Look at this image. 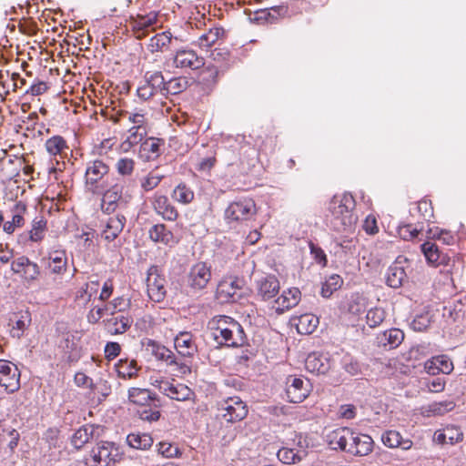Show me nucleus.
<instances>
[{
	"label": "nucleus",
	"instance_id": "e433bc0d",
	"mask_svg": "<svg viewBox=\"0 0 466 466\" xmlns=\"http://www.w3.org/2000/svg\"><path fill=\"white\" fill-rule=\"evenodd\" d=\"M153 206L156 212L166 220L173 221L177 218V211L170 203L167 197L156 194L153 199Z\"/></svg>",
	"mask_w": 466,
	"mask_h": 466
},
{
	"label": "nucleus",
	"instance_id": "8fccbe9b",
	"mask_svg": "<svg viewBox=\"0 0 466 466\" xmlns=\"http://www.w3.org/2000/svg\"><path fill=\"white\" fill-rule=\"evenodd\" d=\"M455 407L452 400H443L439 402H432L425 408V413L428 416H441L444 413L451 411Z\"/></svg>",
	"mask_w": 466,
	"mask_h": 466
},
{
	"label": "nucleus",
	"instance_id": "a19ab883",
	"mask_svg": "<svg viewBox=\"0 0 466 466\" xmlns=\"http://www.w3.org/2000/svg\"><path fill=\"white\" fill-rule=\"evenodd\" d=\"M153 442V438L148 433L132 432L127 436V443L137 450H148Z\"/></svg>",
	"mask_w": 466,
	"mask_h": 466
},
{
	"label": "nucleus",
	"instance_id": "9d476101",
	"mask_svg": "<svg viewBox=\"0 0 466 466\" xmlns=\"http://www.w3.org/2000/svg\"><path fill=\"white\" fill-rule=\"evenodd\" d=\"M255 213V202L251 198H240L228 205L225 218L228 222L244 221L251 218Z\"/></svg>",
	"mask_w": 466,
	"mask_h": 466
},
{
	"label": "nucleus",
	"instance_id": "0e129e2a",
	"mask_svg": "<svg viewBox=\"0 0 466 466\" xmlns=\"http://www.w3.org/2000/svg\"><path fill=\"white\" fill-rule=\"evenodd\" d=\"M160 407H155V406H147L144 408H140L137 410L138 417L148 422L157 421L160 418Z\"/></svg>",
	"mask_w": 466,
	"mask_h": 466
},
{
	"label": "nucleus",
	"instance_id": "6e6552de",
	"mask_svg": "<svg viewBox=\"0 0 466 466\" xmlns=\"http://www.w3.org/2000/svg\"><path fill=\"white\" fill-rule=\"evenodd\" d=\"M144 78V83L137 89L139 98L147 100L157 94L165 96V78L160 71L147 72Z\"/></svg>",
	"mask_w": 466,
	"mask_h": 466
},
{
	"label": "nucleus",
	"instance_id": "cd10ccee",
	"mask_svg": "<svg viewBox=\"0 0 466 466\" xmlns=\"http://www.w3.org/2000/svg\"><path fill=\"white\" fill-rule=\"evenodd\" d=\"M48 260L46 268H49L50 273L55 275H64L67 269V256L64 249L51 250L48 252L47 258H43L42 260Z\"/></svg>",
	"mask_w": 466,
	"mask_h": 466
},
{
	"label": "nucleus",
	"instance_id": "09e8293b",
	"mask_svg": "<svg viewBox=\"0 0 466 466\" xmlns=\"http://www.w3.org/2000/svg\"><path fill=\"white\" fill-rule=\"evenodd\" d=\"M342 284V278L338 274H332L322 283L320 295L325 299H329L334 291L341 288Z\"/></svg>",
	"mask_w": 466,
	"mask_h": 466
},
{
	"label": "nucleus",
	"instance_id": "f8f14e48",
	"mask_svg": "<svg viewBox=\"0 0 466 466\" xmlns=\"http://www.w3.org/2000/svg\"><path fill=\"white\" fill-rule=\"evenodd\" d=\"M217 299L221 303H235L242 298V280L226 279L218 285Z\"/></svg>",
	"mask_w": 466,
	"mask_h": 466
},
{
	"label": "nucleus",
	"instance_id": "4be33fe9",
	"mask_svg": "<svg viewBox=\"0 0 466 466\" xmlns=\"http://www.w3.org/2000/svg\"><path fill=\"white\" fill-rule=\"evenodd\" d=\"M128 400L140 408L147 406L161 407L162 401L157 394L148 389L130 388L128 390Z\"/></svg>",
	"mask_w": 466,
	"mask_h": 466
},
{
	"label": "nucleus",
	"instance_id": "72a5a7b5",
	"mask_svg": "<svg viewBox=\"0 0 466 466\" xmlns=\"http://www.w3.org/2000/svg\"><path fill=\"white\" fill-rule=\"evenodd\" d=\"M148 133V127H130L127 132L120 147L123 152L130 151L135 146L140 145L146 138Z\"/></svg>",
	"mask_w": 466,
	"mask_h": 466
},
{
	"label": "nucleus",
	"instance_id": "a211bd4d",
	"mask_svg": "<svg viewBox=\"0 0 466 466\" xmlns=\"http://www.w3.org/2000/svg\"><path fill=\"white\" fill-rule=\"evenodd\" d=\"M117 450L114 443L105 441L93 448L91 451L90 466H108L110 462L116 461Z\"/></svg>",
	"mask_w": 466,
	"mask_h": 466
},
{
	"label": "nucleus",
	"instance_id": "c9c22d12",
	"mask_svg": "<svg viewBox=\"0 0 466 466\" xmlns=\"http://www.w3.org/2000/svg\"><path fill=\"white\" fill-rule=\"evenodd\" d=\"M126 222V217L121 214L109 218L104 230L102 231V238L108 242L113 241L123 231Z\"/></svg>",
	"mask_w": 466,
	"mask_h": 466
},
{
	"label": "nucleus",
	"instance_id": "f704fd0d",
	"mask_svg": "<svg viewBox=\"0 0 466 466\" xmlns=\"http://www.w3.org/2000/svg\"><path fill=\"white\" fill-rule=\"evenodd\" d=\"M12 219L4 223L3 229L7 234H12L17 228L25 224V215L27 212V207L25 203L19 201L14 205L11 209Z\"/></svg>",
	"mask_w": 466,
	"mask_h": 466
},
{
	"label": "nucleus",
	"instance_id": "5fc2aeb1",
	"mask_svg": "<svg viewBox=\"0 0 466 466\" xmlns=\"http://www.w3.org/2000/svg\"><path fill=\"white\" fill-rule=\"evenodd\" d=\"M421 251L424 254L428 263L438 267V262H440V256L442 251H441L438 246L435 243L427 241L421 245Z\"/></svg>",
	"mask_w": 466,
	"mask_h": 466
},
{
	"label": "nucleus",
	"instance_id": "f03ea898",
	"mask_svg": "<svg viewBox=\"0 0 466 466\" xmlns=\"http://www.w3.org/2000/svg\"><path fill=\"white\" fill-rule=\"evenodd\" d=\"M214 340L220 346L238 348L247 343V336L241 324L226 315L215 317L210 322Z\"/></svg>",
	"mask_w": 466,
	"mask_h": 466
},
{
	"label": "nucleus",
	"instance_id": "6ab92c4d",
	"mask_svg": "<svg viewBox=\"0 0 466 466\" xmlns=\"http://www.w3.org/2000/svg\"><path fill=\"white\" fill-rule=\"evenodd\" d=\"M165 141L155 137H147L138 149V158L143 162L157 160L164 152Z\"/></svg>",
	"mask_w": 466,
	"mask_h": 466
},
{
	"label": "nucleus",
	"instance_id": "ddd939ff",
	"mask_svg": "<svg viewBox=\"0 0 466 466\" xmlns=\"http://www.w3.org/2000/svg\"><path fill=\"white\" fill-rule=\"evenodd\" d=\"M153 354L158 360L165 361L168 366H175L180 375L191 373L190 364L187 360H181L170 350L165 346L153 343Z\"/></svg>",
	"mask_w": 466,
	"mask_h": 466
},
{
	"label": "nucleus",
	"instance_id": "ea45409f",
	"mask_svg": "<svg viewBox=\"0 0 466 466\" xmlns=\"http://www.w3.org/2000/svg\"><path fill=\"white\" fill-rule=\"evenodd\" d=\"M380 343L389 350L396 349L404 339V333L400 329L385 330L379 338Z\"/></svg>",
	"mask_w": 466,
	"mask_h": 466
},
{
	"label": "nucleus",
	"instance_id": "2f4dec72",
	"mask_svg": "<svg viewBox=\"0 0 466 466\" xmlns=\"http://www.w3.org/2000/svg\"><path fill=\"white\" fill-rule=\"evenodd\" d=\"M306 441H299V449L283 447L277 452L278 459L285 464H295L302 461L308 454Z\"/></svg>",
	"mask_w": 466,
	"mask_h": 466
},
{
	"label": "nucleus",
	"instance_id": "20e7f679",
	"mask_svg": "<svg viewBox=\"0 0 466 466\" xmlns=\"http://www.w3.org/2000/svg\"><path fill=\"white\" fill-rule=\"evenodd\" d=\"M11 270L29 286L35 284L42 273L40 266L25 255L18 256L11 262Z\"/></svg>",
	"mask_w": 466,
	"mask_h": 466
},
{
	"label": "nucleus",
	"instance_id": "603ef678",
	"mask_svg": "<svg viewBox=\"0 0 466 466\" xmlns=\"http://www.w3.org/2000/svg\"><path fill=\"white\" fill-rule=\"evenodd\" d=\"M172 198L175 201L186 205L194 199V192L186 184H179L174 188Z\"/></svg>",
	"mask_w": 466,
	"mask_h": 466
},
{
	"label": "nucleus",
	"instance_id": "a18cd8bd",
	"mask_svg": "<svg viewBox=\"0 0 466 466\" xmlns=\"http://www.w3.org/2000/svg\"><path fill=\"white\" fill-rule=\"evenodd\" d=\"M115 369L117 375L123 379H132L137 375L138 371L137 361L134 360H128L127 359L119 360L115 364Z\"/></svg>",
	"mask_w": 466,
	"mask_h": 466
},
{
	"label": "nucleus",
	"instance_id": "bb28decb",
	"mask_svg": "<svg viewBox=\"0 0 466 466\" xmlns=\"http://www.w3.org/2000/svg\"><path fill=\"white\" fill-rule=\"evenodd\" d=\"M381 442L390 449H400L401 451H410L413 446V441L409 438H404L401 433L395 430H388L381 434Z\"/></svg>",
	"mask_w": 466,
	"mask_h": 466
},
{
	"label": "nucleus",
	"instance_id": "bf43d9fd",
	"mask_svg": "<svg viewBox=\"0 0 466 466\" xmlns=\"http://www.w3.org/2000/svg\"><path fill=\"white\" fill-rule=\"evenodd\" d=\"M429 238L441 240L443 244L451 246L456 242L455 236L449 230L441 229L439 228H429Z\"/></svg>",
	"mask_w": 466,
	"mask_h": 466
},
{
	"label": "nucleus",
	"instance_id": "3c124183",
	"mask_svg": "<svg viewBox=\"0 0 466 466\" xmlns=\"http://www.w3.org/2000/svg\"><path fill=\"white\" fill-rule=\"evenodd\" d=\"M385 318L386 312L380 307H373L367 309L365 317L367 325L371 329L379 327L384 321Z\"/></svg>",
	"mask_w": 466,
	"mask_h": 466
},
{
	"label": "nucleus",
	"instance_id": "dca6fc26",
	"mask_svg": "<svg viewBox=\"0 0 466 466\" xmlns=\"http://www.w3.org/2000/svg\"><path fill=\"white\" fill-rule=\"evenodd\" d=\"M109 167L100 159L89 161L85 172L86 185L93 193L98 192L97 183L108 173Z\"/></svg>",
	"mask_w": 466,
	"mask_h": 466
},
{
	"label": "nucleus",
	"instance_id": "aec40b11",
	"mask_svg": "<svg viewBox=\"0 0 466 466\" xmlns=\"http://www.w3.org/2000/svg\"><path fill=\"white\" fill-rule=\"evenodd\" d=\"M157 388L161 393L177 401H186L194 396L193 390L182 383L160 380L158 381Z\"/></svg>",
	"mask_w": 466,
	"mask_h": 466
},
{
	"label": "nucleus",
	"instance_id": "774afa93",
	"mask_svg": "<svg viewBox=\"0 0 466 466\" xmlns=\"http://www.w3.org/2000/svg\"><path fill=\"white\" fill-rule=\"evenodd\" d=\"M341 364L343 369L350 375H357L360 371L359 362L350 355L342 358Z\"/></svg>",
	"mask_w": 466,
	"mask_h": 466
},
{
	"label": "nucleus",
	"instance_id": "423d86ee",
	"mask_svg": "<svg viewBox=\"0 0 466 466\" xmlns=\"http://www.w3.org/2000/svg\"><path fill=\"white\" fill-rule=\"evenodd\" d=\"M204 65V57L187 46L177 48L173 56V66L182 71H195Z\"/></svg>",
	"mask_w": 466,
	"mask_h": 466
},
{
	"label": "nucleus",
	"instance_id": "864d4df0",
	"mask_svg": "<svg viewBox=\"0 0 466 466\" xmlns=\"http://www.w3.org/2000/svg\"><path fill=\"white\" fill-rule=\"evenodd\" d=\"M432 321V314L429 310L418 313L410 322V328L415 331L426 330Z\"/></svg>",
	"mask_w": 466,
	"mask_h": 466
},
{
	"label": "nucleus",
	"instance_id": "f3484780",
	"mask_svg": "<svg viewBox=\"0 0 466 466\" xmlns=\"http://www.w3.org/2000/svg\"><path fill=\"white\" fill-rule=\"evenodd\" d=\"M351 438L349 441L348 453L353 456H366L373 450L374 441L372 438L351 428Z\"/></svg>",
	"mask_w": 466,
	"mask_h": 466
},
{
	"label": "nucleus",
	"instance_id": "f257e3e1",
	"mask_svg": "<svg viewBox=\"0 0 466 466\" xmlns=\"http://www.w3.org/2000/svg\"><path fill=\"white\" fill-rule=\"evenodd\" d=\"M356 202L350 193L334 196L326 215L327 226L337 232L350 231L358 217L354 214Z\"/></svg>",
	"mask_w": 466,
	"mask_h": 466
},
{
	"label": "nucleus",
	"instance_id": "5701e85b",
	"mask_svg": "<svg viewBox=\"0 0 466 466\" xmlns=\"http://www.w3.org/2000/svg\"><path fill=\"white\" fill-rule=\"evenodd\" d=\"M47 230V221L44 216H36L31 222V228L19 235L18 242L26 244L27 242H40L44 239Z\"/></svg>",
	"mask_w": 466,
	"mask_h": 466
},
{
	"label": "nucleus",
	"instance_id": "473e14b6",
	"mask_svg": "<svg viewBox=\"0 0 466 466\" xmlns=\"http://www.w3.org/2000/svg\"><path fill=\"white\" fill-rule=\"evenodd\" d=\"M424 369L430 375L449 374L453 370V363L448 356H434L425 362Z\"/></svg>",
	"mask_w": 466,
	"mask_h": 466
},
{
	"label": "nucleus",
	"instance_id": "b1692460",
	"mask_svg": "<svg viewBox=\"0 0 466 466\" xmlns=\"http://www.w3.org/2000/svg\"><path fill=\"white\" fill-rule=\"evenodd\" d=\"M351 428L339 427L328 432L325 440L331 450L341 451L348 453L349 441L351 438Z\"/></svg>",
	"mask_w": 466,
	"mask_h": 466
},
{
	"label": "nucleus",
	"instance_id": "412c9836",
	"mask_svg": "<svg viewBox=\"0 0 466 466\" xmlns=\"http://www.w3.org/2000/svg\"><path fill=\"white\" fill-rule=\"evenodd\" d=\"M174 345L177 353L191 365L189 360L198 353V346L194 335L187 331H180L174 339Z\"/></svg>",
	"mask_w": 466,
	"mask_h": 466
},
{
	"label": "nucleus",
	"instance_id": "13d9d810",
	"mask_svg": "<svg viewBox=\"0 0 466 466\" xmlns=\"http://www.w3.org/2000/svg\"><path fill=\"white\" fill-rule=\"evenodd\" d=\"M164 177L165 175L160 174L157 169L151 170L141 179V187L145 191H150L157 187Z\"/></svg>",
	"mask_w": 466,
	"mask_h": 466
},
{
	"label": "nucleus",
	"instance_id": "49530a36",
	"mask_svg": "<svg viewBox=\"0 0 466 466\" xmlns=\"http://www.w3.org/2000/svg\"><path fill=\"white\" fill-rule=\"evenodd\" d=\"M319 324V319L312 314H303L298 319L296 323L297 331L300 334H311L315 331Z\"/></svg>",
	"mask_w": 466,
	"mask_h": 466
},
{
	"label": "nucleus",
	"instance_id": "393cba45",
	"mask_svg": "<svg viewBox=\"0 0 466 466\" xmlns=\"http://www.w3.org/2000/svg\"><path fill=\"white\" fill-rule=\"evenodd\" d=\"M407 262L406 258L399 257L387 269L386 283L392 289H399L407 279L404 263Z\"/></svg>",
	"mask_w": 466,
	"mask_h": 466
},
{
	"label": "nucleus",
	"instance_id": "2eb2a0df",
	"mask_svg": "<svg viewBox=\"0 0 466 466\" xmlns=\"http://www.w3.org/2000/svg\"><path fill=\"white\" fill-rule=\"evenodd\" d=\"M129 300L123 297L114 299L109 304L104 307H94L87 315L89 323H97L105 315L114 316L116 312H123L129 307Z\"/></svg>",
	"mask_w": 466,
	"mask_h": 466
},
{
	"label": "nucleus",
	"instance_id": "0eeeda50",
	"mask_svg": "<svg viewBox=\"0 0 466 466\" xmlns=\"http://www.w3.org/2000/svg\"><path fill=\"white\" fill-rule=\"evenodd\" d=\"M123 189V186L115 184L104 192L101 199V210L105 214L110 215L116 209L123 208L127 206L130 196L124 195Z\"/></svg>",
	"mask_w": 466,
	"mask_h": 466
},
{
	"label": "nucleus",
	"instance_id": "4468645a",
	"mask_svg": "<svg viewBox=\"0 0 466 466\" xmlns=\"http://www.w3.org/2000/svg\"><path fill=\"white\" fill-rule=\"evenodd\" d=\"M0 385L9 393L20 389V371L10 361L0 360Z\"/></svg>",
	"mask_w": 466,
	"mask_h": 466
},
{
	"label": "nucleus",
	"instance_id": "7ed1b4c3",
	"mask_svg": "<svg viewBox=\"0 0 466 466\" xmlns=\"http://www.w3.org/2000/svg\"><path fill=\"white\" fill-rule=\"evenodd\" d=\"M218 410L222 419L231 423L244 420L248 413L246 402L238 396L221 400L218 402Z\"/></svg>",
	"mask_w": 466,
	"mask_h": 466
},
{
	"label": "nucleus",
	"instance_id": "39448f33",
	"mask_svg": "<svg viewBox=\"0 0 466 466\" xmlns=\"http://www.w3.org/2000/svg\"><path fill=\"white\" fill-rule=\"evenodd\" d=\"M212 277L211 266L206 262H198L191 266L186 277L187 286L194 292L205 289Z\"/></svg>",
	"mask_w": 466,
	"mask_h": 466
},
{
	"label": "nucleus",
	"instance_id": "4c0bfd02",
	"mask_svg": "<svg viewBox=\"0 0 466 466\" xmlns=\"http://www.w3.org/2000/svg\"><path fill=\"white\" fill-rule=\"evenodd\" d=\"M224 35L225 31L222 27H212L200 35L195 44L199 48L208 51Z\"/></svg>",
	"mask_w": 466,
	"mask_h": 466
},
{
	"label": "nucleus",
	"instance_id": "37998d69",
	"mask_svg": "<svg viewBox=\"0 0 466 466\" xmlns=\"http://www.w3.org/2000/svg\"><path fill=\"white\" fill-rule=\"evenodd\" d=\"M94 431L93 425H83L73 434L71 439L72 445L77 450L81 449L93 437Z\"/></svg>",
	"mask_w": 466,
	"mask_h": 466
},
{
	"label": "nucleus",
	"instance_id": "a878e982",
	"mask_svg": "<svg viewBox=\"0 0 466 466\" xmlns=\"http://www.w3.org/2000/svg\"><path fill=\"white\" fill-rule=\"evenodd\" d=\"M301 299V292L298 288H290L282 292L278 297L273 305V309L278 314H282L286 310L297 306Z\"/></svg>",
	"mask_w": 466,
	"mask_h": 466
},
{
	"label": "nucleus",
	"instance_id": "c03bdc74",
	"mask_svg": "<svg viewBox=\"0 0 466 466\" xmlns=\"http://www.w3.org/2000/svg\"><path fill=\"white\" fill-rule=\"evenodd\" d=\"M350 314L360 316L368 309V299L360 293L351 294L347 306Z\"/></svg>",
	"mask_w": 466,
	"mask_h": 466
},
{
	"label": "nucleus",
	"instance_id": "680f3d73",
	"mask_svg": "<svg viewBox=\"0 0 466 466\" xmlns=\"http://www.w3.org/2000/svg\"><path fill=\"white\" fill-rule=\"evenodd\" d=\"M418 212L421 217L422 220L430 221V219L433 217V208L431 206V202L426 199H422L416 203L414 208L410 209V213Z\"/></svg>",
	"mask_w": 466,
	"mask_h": 466
},
{
	"label": "nucleus",
	"instance_id": "052dcab7",
	"mask_svg": "<svg viewBox=\"0 0 466 466\" xmlns=\"http://www.w3.org/2000/svg\"><path fill=\"white\" fill-rule=\"evenodd\" d=\"M66 147V140L60 136H54L46 141V151L52 156L59 155Z\"/></svg>",
	"mask_w": 466,
	"mask_h": 466
},
{
	"label": "nucleus",
	"instance_id": "6e6d98bb",
	"mask_svg": "<svg viewBox=\"0 0 466 466\" xmlns=\"http://www.w3.org/2000/svg\"><path fill=\"white\" fill-rule=\"evenodd\" d=\"M91 390L101 396L98 398L99 401H101L111 394L112 385L106 378L100 377L96 382L93 381V383H91Z\"/></svg>",
	"mask_w": 466,
	"mask_h": 466
},
{
	"label": "nucleus",
	"instance_id": "69168bd1",
	"mask_svg": "<svg viewBox=\"0 0 466 466\" xmlns=\"http://www.w3.org/2000/svg\"><path fill=\"white\" fill-rule=\"evenodd\" d=\"M157 452L165 458H175L181 455L178 447L167 441H160L157 444Z\"/></svg>",
	"mask_w": 466,
	"mask_h": 466
},
{
	"label": "nucleus",
	"instance_id": "c756f323",
	"mask_svg": "<svg viewBox=\"0 0 466 466\" xmlns=\"http://www.w3.org/2000/svg\"><path fill=\"white\" fill-rule=\"evenodd\" d=\"M149 238L155 243H160L167 247H173L178 240L165 224H156L148 230Z\"/></svg>",
	"mask_w": 466,
	"mask_h": 466
},
{
	"label": "nucleus",
	"instance_id": "de8ad7c7",
	"mask_svg": "<svg viewBox=\"0 0 466 466\" xmlns=\"http://www.w3.org/2000/svg\"><path fill=\"white\" fill-rule=\"evenodd\" d=\"M123 117L127 120L131 127H148L147 114L144 109H135L132 111H126Z\"/></svg>",
	"mask_w": 466,
	"mask_h": 466
},
{
	"label": "nucleus",
	"instance_id": "e2e57ef3",
	"mask_svg": "<svg viewBox=\"0 0 466 466\" xmlns=\"http://www.w3.org/2000/svg\"><path fill=\"white\" fill-rule=\"evenodd\" d=\"M116 169L122 177L131 176L135 169V160L130 157H120L116 163Z\"/></svg>",
	"mask_w": 466,
	"mask_h": 466
},
{
	"label": "nucleus",
	"instance_id": "c85d7f7f",
	"mask_svg": "<svg viewBox=\"0 0 466 466\" xmlns=\"http://www.w3.org/2000/svg\"><path fill=\"white\" fill-rule=\"evenodd\" d=\"M305 368L309 372L319 375L326 374L331 364L327 355L312 352L305 360Z\"/></svg>",
	"mask_w": 466,
	"mask_h": 466
},
{
	"label": "nucleus",
	"instance_id": "79ce46f5",
	"mask_svg": "<svg viewBox=\"0 0 466 466\" xmlns=\"http://www.w3.org/2000/svg\"><path fill=\"white\" fill-rule=\"evenodd\" d=\"M189 86L188 78L186 76L172 77L169 80L165 79V96L178 95Z\"/></svg>",
	"mask_w": 466,
	"mask_h": 466
},
{
	"label": "nucleus",
	"instance_id": "7c9ffc66",
	"mask_svg": "<svg viewBox=\"0 0 466 466\" xmlns=\"http://www.w3.org/2000/svg\"><path fill=\"white\" fill-rule=\"evenodd\" d=\"M258 295L263 300H269L277 296L279 291V281L274 275H268L257 282Z\"/></svg>",
	"mask_w": 466,
	"mask_h": 466
},
{
	"label": "nucleus",
	"instance_id": "58836bf2",
	"mask_svg": "<svg viewBox=\"0 0 466 466\" xmlns=\"http://www.w3.org/2000/svg\"><path fill=\"white\" fill-rule=\"evenodd\" d=\"M133 319L124 315L112 317L106 320L108 331L114 335L125 333L131 327Z\"/></svg>",
	"mask_w": 466,
	"mask_h": 466
},
{
	"label": "nucleus",
	"instance_id": "4d7b16f0",
	"mask_svg": "<svg viewBox=\"0 0 466 466\" xmlns=\"http://www.w3.org/2000/svg\"><path fill=\"white\" fill-rule=\"evenodd\" d=\"M461 265V261L459 257L453 256L451 258L448 254L441 252L438 266H443L445 272L452 274L453 270L459 271Z\"/></svg>",
	"mask_w": 466,
	"mask_h": 466
},
{
	"label": "nucleus",
	"instance_id": "1a4fd4ad",
	"mask_svg": "<svg viewBox=\"0 0 466 466\" xmlns=\"http://www.w3.org/2000/svg\"><path fill=\"white\" fill-rule=\"evenodd\" d=\"M311 384L308 379L289 375L286 378V397L291 403L302 402L310 393Z\"/></svg>",
	"mask_w": 466,
	"mask_h": 466
},
{
	"label": "nucleus",
	"instance_id": "9b49d317",
	"mask_svg": "<svg viewBox=\"0 0 466 466\" xmlns=\"http://www.w3.org/2000/svg\"><path fill=\"white\" fill-rule=\"evenodd\" d=\"M166 279L158 272L156 266H152L147 271V288L149 299L154 302H161L165 299Z\"/></svg>",
	"mask_w": 466,
	"mask_h": 466
},
{
	"label": "nucleus",
	"instance_id": "338daca9",
	"mask_svg": "<svg viewBox=\"0 0 466 466\" xmlns=\"http://www.w3.org/2000/svg\"><path fill=\"white\" fill-rule=\"evenodd\" d=\"M172 42V35L170 32L166 31L161 34H157L153 38H151V47L152 50H161L164 46L171 44Z\"/></svg>",
	"mask_w": 466,
	"mask_h": 466
}]
</instances>
